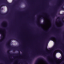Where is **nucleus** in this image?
<instances>
[{
  "mask_svg": "<svg viewBox=\"0 0 64 64\" xmlns=\"http://www.w3.org/2000/svg\"><path fill=\"white\" fill-rule=\"evenodd\" d=\"M60 27H59V28H60Z\"/></svg>",
  "mask_w": 64,
  "mask_h": 64,
  "instance_id": "33",
  "label": "nucleus"
},
{
  "mask_svg": "<svg viewBox=\"0 0 64 64\" xmlns=\"http://www.w3.org/2000/svg\"><path fill=\"white\" fill-rule=\"evenodd\" d=\"M5 2H4V3H5V2L6 3V5L8 7H10V5H11V4L9 3V2H8L7 0H5Z\"/></svg>",
  "mask_w": 64,
  "mask_h": 64,
  "instance_id": "3",
  "label": "nucleus"
},
{
  "mask_svg": "<svg viewBox=\"0 0 64 64\" xmlns=\"http://www.w3.org/2000/svg\"><path fill=\"white\" fill-rule=\"evenodd\" d=\"M4 4H2V6H4Z\"/></svg>",
  "mask_w": 64,
  "mask_h": 64,
  "instance_id": "20",
  "label": "nucleus"
},
{
  "mask_svg": "<svg viewBox=\"0 0 64 64\" xmlns=\"http://www.w3.org/2000/svg\"><path fill=\"white\" fill-rule=\"evenodd\" d=\"M57 47V45H56L54 47V49H56Z\"/></svg>",
  "mask_w": 64,
  "mask_h": 64,
  "instance_id": "10",
  "label": "nucleus"
},
{
  "mask_svg": "<svg viewBox=\"0 0 64 64\" xmlns=\"http://www.w3.org/2000/svg\"><path fill=\"white\" fill-rule=\"evenodd\" d=\"M57 19L58 20L60 19V17H58L57 18Z\"/></svg>",
  "mask_w": 64,
  "mask_h": 64,
  "instance_id": "13",
  "label": "nucleus"
},
{
  "mask_svg": "<svg viewBox=\"0 0 64 64\" xmlns=\"http://www.w3.org/2000/svg\"><path fill=\"white\" fill-rule=\"evenodd\" d=\"M12 40H13V39H11L8 41V47H10V48H15L14 47L11 46V45L10 44V43L11 42V41H12Z\"/></svg>",
  "mask_w": 64,
  "mask_h": 64,
  "instance_id": "1",
  "label": "nucleus"
},
{
  "mask_svg": "<svg viewBox=\"0 0 64 64\" xmlns=\"http://www.w3.org/2000/svg\"><path fill=\"white\" fill-rule=\"evenodd\" d=\"M6 24V25H7V22H3V24Z\"/></svg>",
  "mask_w": 64,
  "mask_h": 64,
  "instance_id": "9",
  "label": "nucleus"
},
{
  "mask_svg": "<svg viewBox=\"0 0 64 64\" xmlns=\"http://www.w3.org/2000/svg\"><path fill=\"white\" fill-rule=\"evenodd\" d=\"M44 56H46V55H45V54H44Z\"/></svg>",
  "mask_w": 64,
  "mask_h": 64,
  "instance_id": "23",
  "label": "nucleus"
},
{
  "mask_svg": "<svg viewBox=\"0 0 64 64\" xmlns=\"http://www.w3.org/2000/svg\"><path fill=\"white\" fill-rule=\"evenodd\" d=\"M63 23H64V21H63Z\"/></svg>",
  "mask_w": 64,
  "mask_h": 64,
  "instance_id": "32",
  "label": "nucleus"
},
{
  "mask_svg": "<svg viewBox=\"0 0 64 64\" xmlns=\"http://www.w3.org/2000/svg\"><path fill=\"white\" fill-rule=\"evenodd\" d=\"M48 19H49V20H50V21H51L52 20H51V18H48Z\"/></svg>",
  "mask_w": 64,
  "mask_h": 64,
  "instance_id": "14",
  "label": "nucleus"
},
{
  "mask_svg": "<svg viewBox=\"0 0 64 64\" xmlns=\"http://www.w3.org/2000/svg\"><path fill=\"white\" fill-rule=\"evenodd\" d=\"M20 63L22 64L23 63L22 62H20Z\"/></svg>",
  "mask_w": 64,
  "mask_h": 64,
  "instance_id": "27",
  "label": "nucleus"
},
{
  "mask_svg": "<svg viewBox=\"0 0 64 64\" xmlns=\"http://www.w3.org/2000/svg\"><path fill=\"white\" fill-rule=\"evenodd\" d=\"M0 33L1 34V33H1V32H0Z\"/></svg>",
  "mask_w": 64,
  "mask_h": 64,
  "instance_id": "31",
  "label": "nucleus"
},
{
  "mask_svg": "<svg viewBox=\"0 0 64 64\" xmlns=\"http://www.w3.org/2000/svg\"><path fill=\"white\" fill-rule=\"evenodd\" d=\"M0 14L1 15H3V14H1V13H0Z\"/></svg>",
  "mask_w": 64,
  "mask_h": 64,
  "instance_id": "18",
  "label": "nucleus"
},
{
  "mask_svg": "<svg viewBox=\"0 0 64 64\" xmlns=\"http://www.w3.org/2000/svg\"><path fill=\"white\" fill-rule=\"evenodd\" d=\"M62 18H63V19H64V16L62 17Z\"/></svg>",
  "mask_w": 64,
  "mask_h": 64,
  "instance_id": "24",
  "label": "nucleus"
},
{
  "mask_svg": "<svg viewBox=\"0 0 64 64\" xmlns=\"http://www.w3.org/2000/svg\"><path fill=\"white\" fill-rule=\"evenodd\" d=\"M42 18H43V17H41L40 18H38V20H41V19H42Z\"/></svg>",
  "mask_w": 64,
  "mask_h": 64,
  "instance_id": "12",
  "label": "nucleus"
},
{
  "mask_svg": "<svg viewBox=\"0 0 64 64\" xmlns=\"http://www.w3.org/2000/svg\"><path fill=\"white\" fill-rule=\"evenodd\" d=\"M58 22H59V21H58Z\"/></svg>",
  "mask_w": 64,
  "mask_h": 64,
  "instance_id": "30",
  "label": "nucleus"
},
{
  "mask_svg": "<svg viewBox=\"0 0 64 64\" xmlns=\"http://www.w3.org/2000/svg\"><path fill=\"white\" fill-rule=\"evenodd\" d=\"M18 1H20V0H19Z\"/></svg>",
  "mask_w": 64,
  "mask_h": 64,
  "instance_id": "35",
  "label": "nucleus"
},
{
  "mask_svg": "<svg viewBox=\"0 0 64 64\" xmlns=\"http://www.w3.org/2000/svg\"><path fill=\"white\" fill-rule=\"evenodd\" d=\"M26 64H28L27 63H26Z\"/></svg>",
  "mask_w": 64,
  "mask_h": 64,
  "instance_id": "28",
  "label": "nucleus"
},
{
  "mask_svg": "<svg viewBox=\"0 0 64 64\" xmlns=\"http://www.w3.org/2000/svg\"><path fill=\"white\" fill-rule=\"evenodd\" d=\"M42 60V61H44L45 62V63L46 64H48L47 63V62H46V61H45V60H44V58H39L38 60Z\"/></svg>",
  "mask_w": 64,
  "mask_h": 64,
  "instance_id": "6",
  "label": "nucleus"
},
{
  "mask_svg": "<svg viewBox=\"0 0 64 64\" xmlns=\"http://www.w3.org/2000/svg\"><path fill=\"white\" fill-rule=\"evenodd\" d=\"M33 17H34V16H33Z\"/></svg>",
  "mask_w": 64,
  "mask_h": 64,
  "instance_id": "37",
  "label": "nucleus"
},
{
  "mask_svg": "<svg viewBox=\"0 0 64 64\" xmlns=\"http://www.w3.org/2000/svg\"><path fill=\"white\" fill-rule=\"evenodd\" d=\"M61 50H62V51H63V52H64V50H62V49L61 48Z\"/></svg>",
  "mask_w": 64,
  "mask_h": 64,
  "instance_id": "16",
  "label": "nucleus"
},
{
  "mask_svg": "<svg viewBox=\"0 0 64 64\" xmlns=\"http://www.w3.org/2000/svg\"><path fill=\"white\" fill-rule=\"evenodd\" d=\"M2 38H3V36L2 35Z\"/></svg>",
  "mask_w": 64,
  "mask_h": 64,
  "instance_id": "21",
  "label": "nucleus"
},
{
  "mask_svg": "<svg viewBox=\"0 0 64 64\" xmlns=\"http://www.w3.org/2000/svg\"><path fill=\"white\" fill-rule=\"evenodd\" d=\"M42 16H44V15H42Z\"/></svg>",
  "mask_w": 64,
  "mask_h": 64,
  "instance_id": "36",
  "label": "nucleus"
},
{
  "mask_svg": "<svg viewBox=\"0 0 64 64\" xmlns=\"http://www.w3.org/2000/svg\"><path fill=\"white\" fill-rule=\"evenodd\" d=\"M58 8H57L55 10V14L54 15H56V12H57V11H58Z\"/></svg>",
  "mask_w": 64,
  "mask_h": 64,
  "instance_id": "8",
  "label": "nucleus"
},
{
  "mask_svg": "<svg viewBox=\"0 0 64 64\" xmlns=\"http://www.w3.org/2000/svg\"><path fill=\"white\" fill-rule=\"evenodd\" d=\"M2 30L1 28H0V30Z\"/></svg>",
  "mask_w": 64,
  "mask_h": 64,
  "instance_id": "29",
  "label": "nucleus"
},
{
  "mask_svg": "<svg viewBox=\"0 0 64 64\" xmlns=\"http://www.w3.org/2000/svg\"><path fill=\"white\" fill-rule=\"evenodd\" d=\"M41 54L38 53L37 54H35L33 55V56H32V58H35V57H37V56H38L39 55Z\"/></svg>",
  "mask_w": 64,
  "mask_h": 64,
  "instance_id": "5",
  "label": "nucleus"
},
{
  "mask_svg": "<svg viewBox=\"0 0 64 64\" xmlns=\"http://www.w3.org/2000/svg\"><path fill=\"white\" fill-rule=\"evenodd\" d=\"M38 61H37V62H38Z\"/></svg>",
  "mask_w": 64,
  "mask_h": 64,
  "instance_id": "34",
  "label": "nucleus"
},
{
  "mask_svg": "<svg viewBox=\"0 0 64 64\" xmlns=\"http://www.w3.org/2000/svg\"><path fill=\"white\" fill-rule=\"evenodd\" d=\"M53 59H54V58H53Z\"/></svg>",
  "mask_w": 64,
  "mask_h": 64,
  "instance_id": "38",
  "label": "nucleus"
},
{
  "mask_svg": "<svg viewBox=\"0 0 64 64\" xmlns=\"http://www.w3.org/2000/svg\"><path fill=\"white\" fill-rule=\"evenodd\" d=\"M8 54H9L11 55V56H13L14 55H16V56H21V53L20 52H19L18 54H10V52H9V51H8Z\"/></svg>",
  "mask_w": 64,
  "mask_h": 64,
  "instance_id": "2",
  "label": "nucleus"
},
{
  "mask_svg": "<svg viewBox=\"0 0 64 64\" xmlns=\"http://www.w3.org/2000/svg\"><path fill=\"white\" fill-rule=\"evenodd\" d=\"M13 2L14 3H15V0H14Z\"/></svg>",
  "mask_w": 64,
  "mask_h": 64,
  "instance_id": "17",
  "label": "nucleus"
},
{
  "mask_svg": "<svg viewBox=\"0 0 64 64\" xmlns=\"http://www.w3.org/2000/svg\"><path fill=\"white\" fill-rule=\"evenodd\" d=\"M53 18H54V16H53Z\"/></svg>",
  "mask_w": 64,
  "mask_h": 64,
  "instance_id": "26",
  "label": "nucleus"
},
{
  "mask_svg": "<svg viewBox=\"0 0 64 64\" xmlns=\"http://www.w3.org/2000/svg\"><path fill=\"white\" fill-rule=\"evenodd\" d=\"M62 1V2H61V3L59 4V6H61L62 5V3H63L64 2V0H61Z\"/></svg>",
  "mask_w": 64,
  "mask_h": 64,
  "instance_id": "7",
  "label": "nucleus"
},
{
  "mask_svg": "<svg viewBox=\"0 0 64 64\" xmlns=\"http://www.w3.org/2000/svg\"><path fill=\"white\" fill-rule=\"evenodd\" d=\"M55 39L56 40H58V38H56L54 37H50L48 39V40H51V39Z\"/></svg>",
  "mask_w": 64,
  "mask_h": 64,
  "instance_id": "4",
  "label": "nucleus"
},
{
  "mask_svg": "<svg viewBox=\"0 0 64 64\" xmlns=\"http://www.w3.org/2000/svg\"><path fill=\"white\" fill-rule=\"evenodd\" d=\"M56 57H55V59H56Z\"/></svg>",
  "mask_w": 64,
  "mask_h": 64,
  "instance_id": "25",
  "label": "nucleus"
},
{
  "mask_svg": "<svg viewBox=\"0 0 64 64\" xmlns=\"http://www.w3.org/2000/svg\"><path fill=\"white\" fill-rule=\"evenodd\" d=\"M61 25H62V26H63V24L62 23H61Z\"/></svg>",
  "mask_w": 64,
  "mask_h": 64,
  "instance_id": "15",
  "label": "nucleus"
},
{
  "mask_svg": "<svg viewBox=\"0 0 64 64\" xmlns=\"http://www.w3.org/2000/svg\"><path fill=\"white\" fill-rule=\"evenodd\" d=\"M46 20L45 19H44V24H45L46 23Z\"/></svg>",
  "mask_w": 64,
  "mask_h": 64,
  "instance_id": "11",
  "label": "nucleus"
},
{
  "mask_svg": "<svg viewBox=\"0 0 64 64\" xmlns=\"http://www.w3.org/2000/svg\"><path fill=\"white\" fill-rule=\"evenodd\" d=\"M60 53H62V52H61V51H60Z\"/></svg>",
  "mask_w": 64,
  "mask_h": 64,
  "instance_id": "22",
  "label": "nucleus"
},
{
  "mask_svg": "<svg viewBox=\"0 0 64 64\" xmlns=\"http://www.w3.org/2000/svg\"><path fill=\"white\" fill-rule=\"evenodd\" d=\"M46 50H48V49H47V47H46Z\"/></svg>",
  "mask_w": 64,
  "mask_h": 64,
  "instance_id": "19",
  "label": "nucleus"
}]
</instances>
